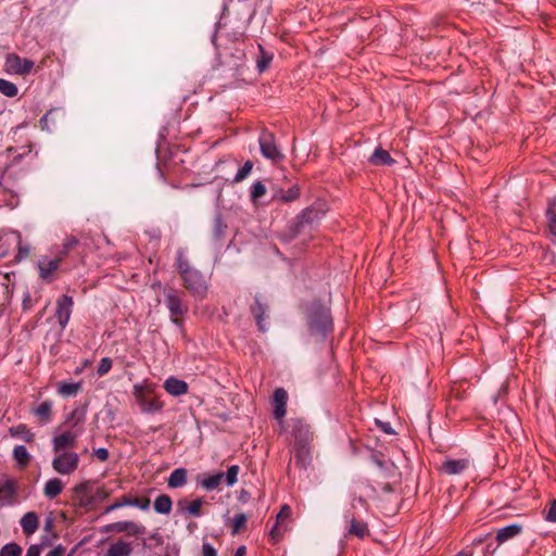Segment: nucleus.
<instances>
[{
    "label": "nucleus",
    "instance_id": "1",
    "mask_svg": "<svg viewBox=\"0 0 556 556\" xmlns=\"http://www.w3.org/2000/svg\"><path fill=\"white\" fill-rule=\"evenodd\" d=\"M176 266L188 291L194 298L203 299L207 292V283L203 274L190 265L187 249L179 248L177 250Z\"/></svg>",
    "mask_w": 556,
    "mask_h": 556
},
{
    "label": "nucleus",
    "instance_id": "2",
    "mask_svg": "<svg viewBox=\"0 0 556 556\" xmlns=\"http://www.w3.org/2000/svg\"><path fill=\"white\" fill-rule=\"evenodd\" d=\"M305 319L311 336L318 337L321 341L333 330V320L330 308L319 301H313L305 307Z\"/></svg>",
    "mask_w": 556,
    "mask_h": 556
},
{
    "label": "nucleus",
    "instance_id": "3",
    "mask_svg": "<svg viewBox=\"0 0 556 556\" xmlns=\"http://www.w3.org/2000/svg\"><path fill=\"white\" fill-rule=\"evenodd\" d=\"M258 146L262 156L273 164L280 163L285 159L275 135L265 128L260 132Z\"/></svg>",
    "mask_w": 556,
    "mask_h": 556
},
{
    "label": "nucleus",
    "instance_id": "4",
    "mask_svg": "<svg viewBox=\"0 0 556 556\" xmlns=\"http://www.w3.org/2000/svg\"><path fill=\"white\" fill-rule=\"evenodd\" d=\"M182 291L175 288H166L164 290L165 305L169 311L170 320L173 324L180 326L179 317L188 312V305L182 300Z\"/></svg>",
    "mask_w": 556,
    "mask_h": 556
},
{
    "label": "nucleus",
    "instance_id": "5",
    "mask_svg": "<svg viewBox=\"0 0 556 556\" xmlns=\"http://www.w3.org/2000/svg\"><path fill=\"white\" fill-rule=\"evenodd\" d=\"M325 211L320 206H309L303 210L294 220V233H301L305 229H312L317 226L325 216Z\"/></svg>",
    "mask_w": 556,
    "mask_h": 556
},
{
    "label": "nucleus",
    "instance_id": "6",
    "mask_svg": "<svg viewBox=\"0 0 556 556\" xmlns=\"http://www.w3.org/2000/svg\"><path fill=\"white\" fill-rule=\"evenodd\" d=\"M34 61L21 58L16 53H9L4 60V70L8 74L24 76L29 74L34 68Z\"/></svg>",
    "mask_w": 556,
    "mask_h": 556
},
{
    "label": "nucleus",
    "instance_id": "7",
    "mask_svg": "<svg viewBox=\"0 0 556 556\" xmlns=\"http://www.w3.org/2000/svg\"><path fill=\"white\" fill-rule=\"evenodd\" d=\"M79 465V455L76 452H60L52 459V468L60 475L73 473Z\"/></svg>",
    "mask_w": 556,
    "mask_h": 556
},
{
    "label": "nucleus",
    "instance_id": "8",
    "mask_svg": "<svg viewBox=\"0 0 556 556\" xmlns=\"http://www.w3.org/2000/svg\"><path fill=\"white\" fill-rule=\"evenodd\" d=\"M60 266L59 260H54L49 255H41L36 263L39 278L47 283L55 279V274Z\"/></svg>",
    "mask_w": 556,
    "mask_h": 556
},
{
    "label": "nucleus",
    "instance_id": "9",
    "mask_svg": "<svg viewBox=\"0 0 556 556\" xmlns=\"http://www.w3.org/2000/svg\"><path fill=\"white\" fill-rule=\"evenodd\" d=\"M291 435L294 438V446L311 445L313 433L309 426L300 418L290 420Z\"/></svg>",
    "mask_w": 556,
    "mask_h": 556
},
{
    "label": "nucleus",
    "instance_id": "10",
    "mask_svg": "<svg viewBox=\"0 0 556 556\" xmlns=\"http://www.w3.org/2000/svg\"><path fill=\"white\" fill-rule=\"evenodd\" d=\"M74 307V300L71 295L63 294L56 301L55 317L61 329L64 330L68 325Z\"/></svg>",
    "mask_w": 556,
    "mask_h": 556
},
{
    "label": "nucleus",
    "instance_id": "11",
    "mask_svg": "<svg viewBox=\"0 0 556 556\" xmlns=\"http://www.w3.org/2000/svg\"><path fill=\"white\" fill-rule=\"evenodd\" d=\"M292 453L293 458H290L287 468V475L289 477L291 476L290 465L292 460L294 462L295 467L302 471H306L312 464L311 445L293 446Z\"/></svg>",
    "mask_w": 556,
    "mask_h": 556
},
{
    "label": "nucleus",
    "instance_id": "12",
    "mask_svg": "<svg viewBox=\"0 0 556 556\" xmlns=\"http://www.w3.org/2000/svg\"><path fill=\"white\" fill-rule=\"evenodd\" d=\"M80 434V430H66L58 435H54L51 441L53 452H66V448L74 447Z\"/></svg>",
    "mask_w": 556,
    "mask_h": 556
},
{
    "label": "nucleus",
    "instance_id": "13",
    "mask_svg": "<svg viewBox=\"0 0 556 556\" xmlns=\"http://www.w3.org/2000/svg\"><path fill=\"white\" fill-rule=\"evenodd\" d=\"M291 516V507L288 504L281 506L279 513L276 516V521L269 530V536L273 543H277L287 531L286 521Z\"/></svg>",
    "mask_w": 556,
    "mask_h": 556
},
{
    "label": "nucleus",
    "instance_id": "14",
    "mask_svg": "<svg viewBox=\"0 0 556 556\" xmlns=\"http://www.w3.org/2000/svg\"><path fill=\"white\" fill-rule=\"evenodd\" d=\"M16 481L5 473H0V506H9L17 494Z\"/></svg>",
    "mask_w": 556,
    "mask_h": 556
},
{
    "label": "nucleus",
    "instance_id": "15",
    "mask_svg": "<svg viewBox=\"0 0 556 556\" xmlns=\"http://www.w3.org/2000/svg\"><path fill=\"white\" fill-rule=\"evenodd\" d=\"M106 532L122 533L126 532L129 535H141L146 533V527L134 521H116L109 523L104 527Z\"/></svg>",
    "mask_w": 556,
    "mask_h": 556
},
{
    "label": "nucleus",
    "instance_id": "16",
    "mask_svg": "<svg viewBox=\"0 0 556 556\" xmlns=\"http://www.w3.org/2000/svg\"><path fill=\"white\" fill-rule=\"evenodd\" d=\"M251 312L255 318L260 331L266 332L268 329L266 324L268 318V305L266 302H263L261 294H255L254 305L251 306Z\"/></svg>",
    "mask_w": 556,
    "mask_h": 556
},
{
    "label": "nucleus",
    "instance_id": "17",
    "mask_svg": "<svg viewBox=\"0 0 556 556\" xmlns=\"http://www.w3.org/2000/svg\"><path fill=\"white\" fill-rule=\"evenodd\" d=\"M87 415V405L76 406L65 418V424L70 430L84 431V424Z\"/></svg>",
    "mask_w": 556,
    "mask_h": 556
},
{
    "label": "nucleus",
    "instance_id": "18",
    "mask_svg": "<svg viewBox=\"0 0 556 556\" xmlns=\"http://www.w3.org/2000/svg\"><path fill=\"white\" fill-rule=\"evenodd\" d=\"M300 198V188L292 185L288 190L282 188H274L271 193V202L291 203Z\"/></svg>",
    "mask_w": 556,
    "mask_h": 556
},
{
    "label": "nucleus",
    "instance_id": "19",
    "mask_svg": "<svg viewBox=\"0 0 556 556\" xmlns=\"http://www.w3.org/2000/svg\"><path fill=\"white\" fill-rule=\"evenodd\" d=\"M288 393L283 388H277L274 392V416L282 419L287 413Z\"/></svg>",
    "mask_w": 556,
    "mask_h": 556
},
{
    "label": "nucleus",
    "instance_id": "20",
    "mask_svg": "<svg viewBox=\"0 0 556 556\" xmlns=\"http://www.w3.org/2000/svg\"><path fill=\"white\" fill-rule=\"evenodd\" d=\"M164 389L173 396H180L188 392V384L181 379L169 377L164 382Z\"/></svg>",
    "mask_w": 556,
    "mask_h": 556
},
{
    "label": "nucleus",
    "instance_id": "21",
    "mask_svg": "<svg viewBox=\"0 0 556 556\" xmlns=\"http://www.w3.org/2000/svg\"><path fill=\"white\" fill-rule=\"evenodd\" d=\"M33 414L38 418L42 425H48L53 419L52 402L43 401L33 409Z\"/></svg>",
    "mask_w": 556,
    "mask_h": 556
},
{
    "label": "nucleus",
    "instance_id": "22",
    "mask_svg": "<svg viewBox=\"0 0 556 556\" xmlns=\"http://www.w3.org/2000/svg\"><path fill=\"white\" fill-rule=\"evenodd\" d=\"M469 466V460L466 458L460 459H446L442 464V470L447 475H459L465 471Z\"/></svg>",
    "mask_w": 556,
    "mask_h": 556
},
{
    "label": "nucleus",
    "instance_id": "23",
    "mask_svg": "<svg viewBox=\"0 0 556 556\" xmlns=\"http://www.w3.org/2000/svg\"><path fill=\"white\" fill-rule=\"evenodd\" d=\"M80 381H60L56 384V392L62 397H71L76 396L78 392L81 390Z\"/></svg>",
    "mask_w": 556,
    "mask_h": 556
},
{
    "label": "nucleus",
    "instance_id": "24",
    "mask_svg": "<svg viewBox=\"0 0 556 556\" xmlns=\"http://www.w3.org/2000/svg\"><path fill=\"white\" fill-rule=\"evenodd\" d=\"M522 531V527L518 523H511L497 530L496 541L498 544H503L506 541L519 535Z\"/></svg>",
    "mask_w": 556,
    "mask_h": 556
},
{
    "label": "nucleus",
    "instance_id": "25",
    "mask_svg": "<svg viewBox=\"0 0 556 556\" xmlns=\"http://www.w3.org/2000/svg\"><path fill=\"white\" fill-rule=\"evenodd\" d=\"M368 161L372 165L391 166L395 163V160L390 155V153L381 147L375 149Z\"/></svg>",
    "mask_w": 556,
    "mask_h": 556
},
{
    "label": "nucleus",
    "instance_id": "26",
    "mask_svg": "<svg viewBox=\"0 0 556 556\" xmlns=\"http://www.w3.org/2000/svg\"><path fill=\"white\" fill-rule=\"evenodd\" d=\"M21 527L26 535H31L38 530V515L35 511H28L21 518Z\"/></svg>",
    "mask_w": 556,
    "mask_h": 556
},
{
    "label": "nucleus",
    "instance_id": "27",
    "mask_svg": "<svg viewBox=\"0 0 556 556\" xmlns=\"http://www.w3.org/2000/svg\"><path fill=\"white\" fill-rule=\"evenodd\" d=\"M132 553L131 543L118 540L110 545L104 556H130Z\"/></svg>",
    "mask_w": 556,
    "mask_h": 556
},
{
    "label": "nucleus",
    "instance_id": "28",
    "mask_svg": "<svg viewBox=\"0 0 556 556\" xmlns=\"http://www.w3.org/2000/svg\"><path fill=\"white\" fill-rule=\"evenodd\" d=\"M9 433L12 438L21 439L27 443L34 442L35 433L25 424H18L9 428Z\"/></svg>",
    "mask_w": 556,
    "mask_h": 556
},
{
    "label": "nucleus",
    "instance_id": "29",
    "mask_svg": "<svg viewBox=\"0 0 556 556\" xmlns=\"http://www.w3.org/2000/svg\"><path fill=\"white\" fill-rule=\"evenodd\" d=\"M349 527L346 528V535H354L358 539H364L368 535L369 530L366 522L362 520L352 519V521L348 522Z\"/></svg>",
    "mask_w": 556,
    "mask_h": 556
},
{
    "label": "nucleus",
    "instance_id": "30",
    "mask_svg": "<svg viewBox=\"0 0 556 556\" xmlns=\"http://www.w3.org/2000/svg\"><path fill=\"white\" fill-rule=\"evenodd\" d=\"M187 483V469L184 467L176 468L172 471L167 479V485L170 489L181 488Z\"/></svg>",
    "mask_w": 556,
    "mask_h": 556
},
{
    "label": "nucleus",
    "instance_id": "31",
    "mask_svg": "<svg viewBox=\"0 0 556 556\" xmlns=\"http://www.w3.org/2000/svg\"><path fill=\"white\" fill-rule=\"evenodd\" d=\"M64 485L58 478L49 479L43 486V494L47 498H55L63 490Z\"/></svg>",
    "mask_w": 556,
    "mask_h": 556
},
{
    "label": "nucleus",
    "instance_id": "32",
    "mask_svg": "<svg viewBox=\"0 0 556 556\" xmlns=\"http://www.w3.org/2000/svg\"><path fill=\"white\" fill-rule=\"evenodd\" d=\"M173 506L172 498L167 494L159 495L154 503L153 508L157 514L167 515L170 513Z\"/></svg>",
    "mask_w": 556,
    "mask_h": 556
},
{
    "label": "nucleus",
    "instance_id": "33",
    "mask_svg": "<svg viewBox=\"0 0 556 556\" xmlns=\"http://www.w3.org/2000/svg\"><path fill=\"white\" fill-rule=\"evenodd\" d=\"M224 479V472H216L213 475H208L199 481V484L205 489L206 491L216 490Z\"/></svg>",
    "mask_w": 556,
    "mask_h": 556
},
{
    "label": "nucleus",
    "instance_id": "34",
    "mask_svg": "<svg viewBox=\"0 0 556 556\" xmlns=\"http://www.w3.org/2000/svg\"><path fill=\"white\" fill-rule=\"evenodd\" d=\"M260 54L256 58V68L260 73L265 72L273 61L274 54L266 51L262 45H258Z\"/></svg>",
    "mask_w": 556,
    "mask_h": 556
},
{
    "label": "nucleus",
    "instance_id": "35",
    "mask_svg": "<svg viewBox=\"0 0 556 556\" xmlns=\"http://www.w3.org/2000/svg\"><path fill=\"white\" fill-rule=\"evenodd\" d=\"M12 456L20 467H26L31 457L25 445H16Z\"/></svg>",
    "mask_w": 556,
    "mask_h": 556
},
{
    "label": "nucleus",
    "instance_id": "36",
    "mask_svg": "<svg viewBox=\"0 0 556 556\" xmlns=\"http://www.w3.org/2000/svg\"><path fill=\"white\" fill-rule=\"evenodd\" d=\"M142 413L154 414L162 409V404L156 400H148L146 396L137 402Z\"/></svg>",
    "mask_w": 556,
    "mask_h": 556
},
{
    "label": "nucleus",
    "instance_id": "37",
    "mask_svg": "<svg viewBox=\"0 0 556 556\" xmlns=\"http://www.w3.org/2000/svg\"><path fill=\"white\" fill-rule=\"evenodd\" d=\"M227 225L224 223L223 216L220 213H216L214 217L213 225V237L215 240H220L226 232Z\"/></svg>",
    "mask_w": 556,
    "mask_h": 556
},
{
    "label": "nucleus",
    "instance_id": "38",
    "mask_svg": "<svg viewBox=\"0 0 556 556\" xmlns=\"http://www.w3.org/2000/svg\"><path fill=\"white\" fill-rule=\"evenodd\" d=\"M266 193V186L263 181H254L250 187V200L256 203L257 200Z\"/></svg>",
    "mask_w": 556,
    "mask_h": 556
},
{
    "label": "nucleus",
    "instance_id": "39",
    "mask_svg": "<svg viewBox=\"0 0 556 556\" xmlns=\"http://www.w3.org/2000/svg\"><path fill=\"white\" fill-rule=\"evenodd\" d=\"M0 92L7 97L13 98L17 96L18 88L12 81L0 78Z\"/></svg>",
    "mask_w": 556,
    "mask_h": 556
},
{
    "label": "nucleus",
    "instance_id": "40",
    "mask_svg": "<svg viewBox=\"0 0 556 556\" xmlns=\"http://www.w3.org/2000/svg\"><path fill=\"white\" fill-rule=\"evenodd\" d=\"M203 500L201 497L195 498L189 505L182 508L184 513L192 517L201 516V507L203 506Z\"/></svg>",
    "mask_w": 556,
    "mask_h": 556
},
{
    "label": "nucleus",
    "instance_id": "41",
    "mask_svg": "<svg viewBox=\"0 0 556 556\" xmlns=\"http://www.w3.org/2000/svg\"><path fill=\"white\" fill-rule=\"evenodd\" d=\"M253 169V163L252 161L248 160L236 173L232 181L233 182H240L244 180L252 172Z\"/></svg>",
    "mask_w": 556,
    "mask_h": 556
},
{
    "label": "nucleus",
    "instance_id": "42",
    "mask_svg": "<svg viewBox=\"0 0 556 556\" xmlns=\"http://www.w3.org/2000/svg\"><path fill=\"white\" fill-rule=\"evenodd\" d=\"M545 216L548 224L551 235L556 239V211L553 204H549L546 208Z\"/></svg>",
    "mask_w": 556,
    "mask_h": 556
},
{
    "label": "nucleus",
    "instance_id": "43",
    "mask_svg": "<svg viewBox=\"0 0 556 556\" xmlns=\"http://www.w3.org/2000/svg\"><path fill=\"white\" fill-rule=\"evenodd\" d=\"M127 506H131L132 507V497L131 496H123L118 501H116L113 504L109 505L104 509V514H109V513L114 511V510H116L118 508L127 507Z\"/></svg>",
    "mask_w": 556,
    "mask_h": 556
},
{
    "label": "nucleus",
    "instance_id": "44",
    "mask_svg": "<svg viewBox=\"0 0 556 556\" xmlns=\"http://www.w3.org/2000/svg\"><path fill=\"white\" fill-rule=\"evenodd\" d=\"M22 547L17 543H8L0 549V556H21Z\"/></svg>",
    "mask_w": 556,
    "mask_h": 556
},
{
    "label": "nucleus",
    "instance_id": "45",
    "mask_svg": "<svg viewBox=\"0 0 556 556\" xmlns=\"http://www.w3.org/2000/svg\"><path fill=\"white\" fill-rule=\"evenodd\" d=\"M239 470L240 468L238 465L228 467L226 473H224V478L226 479V484L228 486H232L237 482Z\"/></svg>",
    "mask_w": 556,
    "mask_h": 556
},
{
    "label": "nucleus",
    "instance_id": "46",
    "mask_svg": "<svg viewBox=\"0 0 556 556\" xmlns=\"http://www.w3.org/2000/svg\"><path fill=\"white\" fill-rule=\"evenodd\" d=\"M245 523H247L245 514L240 513V514L235 515V517L232 519V532L238 533L245 527Z\"/></svg>",
    "mask_w": 556,
    "mask_h": 556
},
{
    "label": "nucleus",
    "instance_id": "47",
    "mask_svg": "<svg viewBox=\"0 0 556 556\" xmlns=\"http://www.w3.org/2000/svg\"><path fill=\"white\" fill-rule=\"evenodd\" d=\"M112 368V359L110 357H103L100 359L97 367V374L99 377L106 375Z\"/></svg>",
    "mask_w": 556,
    "mask_h": 556
},
{
    "label": "nucleus",
    "instance_id": "48",
    "mask_svg": "<svg viewBox=\"0 0 556 556\" xmlns=\"http://www.w3.org/2000/svg\"><path fill=\"white\" fill-rule=\"evenodd\" d=\"M30 253V247L27 243H23L22 240H18L17 243V253L15 258L21 262L28 257Z\"/></svg>",
    "mask_w": 556,
    "mask_h": 556
},
{
    "label": "nucleus",
    "instance_id": "49",
    "mask_svg": "<svg viewBox=\"0 0 556 556\" xmlns=\"http://www.w3.org/2000/svg\"><path fill=\"white\" fill-rule=\"evenodd\" d=\"M132 507H137L140 510H148L150 508V500L148 497H144V498L132 497Z\"/></svg>",
    "mask_w": 556,
    "mask_h": 556
},
{
    "label": "nucleus",
    "instance_id": "50",
    "mask_svg": "<svg viewBox=\"0 0 556 556\" xmlns=\"http://www.w3.org/2000/svg\"><path fill=\"white\" fill-rule=\"evenodd\" d=\"M55 110L48 111L41 118H40V126L42 129L50 131V122H51V115L53 114Z\"/></svg>",
    "mask_w": 556,
    "mask_h": 556
},
{
    "label": "nucleus",
    "instance_id": "51",
    "mask_svg": "<svg viewBox=\"0 0 556 556\" xmlns=\"http://www.w3.org/2000/svg\"><path fill=\"white\" fill-rule=\"evenodd\" d=\"M79 240L74 236H68L64 239L62 247H64L67 251H72L73 248L78 245Z\"/></svg>",
    "mask_w": 556,
    "mask_h": 556
},
{
    "label": "nucleus",
    "instance_id": "52",
    "mask_svg": "<svg viewBox=\"0 0 556 556\" xmlns=\"http://www.w3.org/2000/svg\"><path fill=\"white\" fill-rule=\"evenodd\" d=\"M202 556H217V551L213 544L203 542L202 544Z\"/></svg>",
    "mask_w": 556,
    "mask_h": 556
},
{
    "label": "nucleus",
    "instance_id": "53",
    "mask_svg": "<svg viewBox=\"0 0 556 556\" xmlns=\"http://www.w3.org/2000/svg\"><path fill=\"white\" fill-rule=\"evenodd\" d=\"M70 254V251H67L64 247H60L54 251V260H59V263L61 264Z\"/></svg>",
    "mask_w": 556,
    "mask_h": 556
},
{
    "label": "nucleus",
    "instance_id": "54",
    "mask_svg": "<svg viewBox=\"0 0 556 556\" xmlns=\"http://www.w3.org/2000/svg\"><path fill=\"white\" fill-rule=\"evenodd\" d=\"M545 519L551 522H556V500L552 501Z\"/></svg>",
    "mask_w": 556,
    "mask_h": 556
},
{
    "label": "nucleus",
    "instance_id": "55",
    "mask_svg": "<svg viewBox=\"0 0 556 556\" xmlns=\"http://www.w3.org/2000/svg\"><path fill=\"white\" fill-rule=\"evenodd\" d=\"M144 389H146L144 386L141 384V383H137V384L134 386L132 394L136 397L137 402L139 401V399H142V397L146 396L144 395Z\"/></svg>",
    "mask_w": 556,
    "mask_h": 556
},
{
    "label": "nucleus",
    "instance_id": "56",
    "mask_svg": "<svg viewBox=\"0 0 556 556\" xmlns=\"http://www.w3.org/2000/svg\"><path fill=\"white\" fill-rule=\"evenodd\" d=\"M93 455L101 462H105L109 458V451L105 447H99L93 451Z\"/></svg>",
    "mask_w": 556,
    "mask_h": 556
},
{
    "label": "nucleus",
    "instance_id": "57",
    "mask_svg": "<svg viewBox=\"0 0 556 556\" xmlns=\"http://www.w3.org/2000/svg\"><path fill=\"white\" fill-rule=\"evenodd\" d=\"M40 553H41V545L33 544L27 548L25 556H40Z\"/></svg>",
    "mask_w": 556,
    "mask_h": 556
},
{
    "label": "nucleus",
    "instance_id": "58",
    "mask_svg": "<svg viewBox=\"0 0 556 556\" xmlns=\"http://www.w3.org/2000/svg\"><path fill=\"white\" fill-rule=\"evenodd\" d=\"M357 505H359L361 507H363L365 510L367 509V502L365 498H363L362 496H354L352 502H351V506L352 508H356Z\"/></svg>",
    "mask_w": 556,
    "mask_h": 556
},
{
    "label": "nucleus",
    "instance_id": "59",
    "mask_svg": "<svg viewBox=\"0 0 556 556\" xmlns=\"http://www.w3.org/2000/svg\"><path fill=\"white\" fill-rule=\"evenodd\" d=\"M378 427L387 434H391V433H394L391 425L389 421H381V420H376Z\"/></svg>",
    "mask_w": 556,
    "mask_h": 556
},
{
    "label": "nucleus",
    "instance_id": "60",
    "mask_svg": "<svg viewBox=\"0 0 556 556\" xmlns=\"http://www.w3.org/2000/svg\"><path fill=\"white\" fill-rule=\"evenodd\" d=\"M356 508H352V506L350 505V508H348L344 514H343V518L345 520V522H350L352 521V519H355L356 518V514H355V510Z\"/></svg>",
    "mask_w": 556,
    "mask_h": 556
},
{
    "label": "nucleus",
    "instance_id": "61",
    "mask_svg": "<svg viewBox=\"0 0 556 556\" xmlns=\"http://www.w3.org/2000/svg\"><path fill=\"white\" fill-rule=\"evenodd\" d=\"M64 547L62 545H58L53 549H51L46 556H62L64 554Z\"/></svg>",
    "mask_w": 556,
    "mask_h": 556
},
{
    "label": "nucleus",
    "instance_id": "62",
    "mask_svg": "<svg viewBox=\"0 0 556 556\" xmlns=\"http://www.w3.org/2000/svg\"><path fill=\"white\" fill-rule=\"evenodd\" d=\"M247 549L244 545L239 546L233 556H245Z\"/></svg>",
    "mask_w": 556,
    "mask_h": 556
},
{
    "label": "nucleus",
    "instance_id": "63",
    "mask_svg": "<svg viewBox=\"0 0 556 556\" xmlns=\"http://www.w3.org/2000/svg\"><path fill=\"white\" fill-rule=\"evenodd\" d=\"M51 527H52V519L51 518L46 519L45 529L50 530Z\"/></svg>",
    "mask_w": 556,
    "mask_h": 556
},
{
    "label": "nucleus",
    "instance_id": "64",
    "mask_svg": "<svg viewBox=\"0 0 556 556\" xmlns=\"http://www.w3.org/2000/svg\"><path fill=\"white\" fill-rule=\"evenodd\" d=\"M455 556H470V554L462 551V552L457 553Z\"/></svg>",
    "mask_w": 556,
    "mask_h": 556
}]
</instances>
